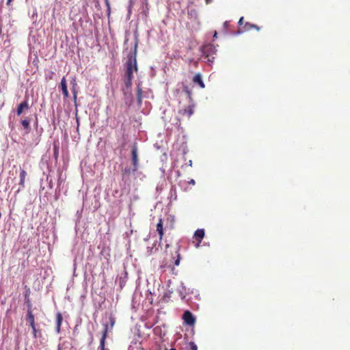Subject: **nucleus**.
Masks as SVG:
<instances>
[{
    "instance_id": "f257e3e1",
    "label": "nucleus",
    "mask_w": 350,
    "mask_h": 350,
    "mask_svg": "<svg viewBox=\"0 0 350 350\" xmlns=\"http://www.w3.org/2000/svg\"><path fill=\"white\" fill-rule=\"evenodd\" d=\"M136 55H137V46H135V48L133 53H131L128 57L127 60L126 62L125 66H126V81H125V85L127 88H130L132 85V79H133V72H137V59H136Z\"/></svg>"
},
{
    "instance_id": "f03ea898",
    "label": "nucleus",
    "mask_w": 350,
    "mask_h": 350,
    "mask_svg": "<svg viewBox=\"0 0 350 350\" xmlns=\"http://www.w3.org/2000/svg\"><path fill=\"white\" fill-rule=\"evenodd\" d=\"M217 53V49L215 46L211 44L204 45L202 48V53L208 62H212V59L214 58L213 55Z\"/></svg>"
},
{
    "instance_id": "7ed1b4c3",
    "label": "nucleus",
    "mask_w": 350,
    "mask_h": 350,
    "mask_svg": "<svg viewBox=\"0 0 350 350\" xmlns=\"http://www.w3.org/2000/svg\"><path fill=\"white\" fill-rule=\"evenodd\" d=\"M131 161L133 164L132 172H135L139 167L138 150L136 144H134L131 150Z\"/></svg>"
},
{
    "instance_id": "20e7f679",
    "label": "nucleus",
    "mask_w": 350,
    "mask_h": 350,
    "mask_svg": "<svg viewBox=\"0 0 350 350\" xmlns=\"http://www.w3.org/2000/svg\"><path fill=\"white\" fill-rule=\"evenodd\" d=\"M205 235L204 229H198L194 232L193 236V243L195 245L196 247H200V243H202V239H204Z\"/></svg>"
},
{
    "instance_id": "39448f33",
    "label": "nucleus",
    "mask_w": 350,
    "mask_h": 350,
    "mask_svg": "<svg viewBox=\"0 0 350 350\" xmlns=\"http://www.w3.org/2000/svg\"><path fill=\"white\" fill-rule=\"evenodd\" d=\"M183 319L184 322L188 325H193L196 322L195 317L189 310H187L183 313Z\"/></svg>"
},
{
    "instance_id": "423d86ee",
    "label": "nucleus",
    "mask_w": 350,
    "mask_h": 350,
    "mask_svg": "<svg viewBox=\"0 0 350 350\" xmlns=\"http://www.w3.org/2000/svg\"><path fill=\"white\" fill-rule=\"evenodd\" d=\"M256 29V31H260V28L256 25L252 24L250 23L246 22L243 26L239 30V33L249 31L252 29Z\"/></svg>"
},
{
    "instance_id": "0eeeda50",
    "label": "nucleus",
    "mask_w": 350,
    "mask_h": 350,
    "mask_svg": "<svg viewBox=\"0 0 350 350\" xmlns=\"http://www.w3.org/2000/svg\"><path fill=\"white\" fill-rule=\"evenodd\" d=\"M26 320H27V323H29V326L36 325L35 317H34V314H33L31 304L28 306Z\"/></svg>"
},
{
    "instance_id": "6e6552de",
    "label": "nucleus",
    "mask_w": 350,
    "mask_h": 350,
    "mask_svg": "<svg viewBox=\"0 0 350 350\" xmlns=\"http://www.w3.org/2000/svg\"><path fill=\"white\" fill-rule=\"evenodd\" d=\"M156 230L159 234V242L161 243L163 239V235H164L163 223V220L161 218L159 219V222L157 224Z\"/></svg>"
},
{
    "instance_id": "1a4fd4ad",
    "label": "nucleus",
    "mask_w": 350,
    "mask_h": 350,
    "mask_svg": "<svg viewBox=\"0 0 350 350\" xmlns=\"http://www.w3.org/2000/svg\"><path fill=\"white\" fill-rule=\"evenodd\" d=\"M107 332H108V325L106 324L104 325L102 337H101L100 341L99 348L100 350H105V340L107 338Z\"/></svg>"
},
{
    "instance_id": "9d476101",
    "label": "nucleus",
    "mask_w": 350,
    "mask_h": 350,
    "mask_svg": "<svg viewBox=\"0 0 350 350\" xmlns=\"http://www.w3.org/2000/svg\"><path fill=\"white\" fill-rule=\"evenodd\" d=\"M60 87L64 95V98H68L69 97V93L67 88L66 80L64 77L61 80Z\"/></svg>"
},
{
    "instance_id": "9b49d317",
    "label": "nucleus",
    "mask_w": 350,
    "mask_h": 350,
    "mask_svg": "<svg viewBox=\"0 0 350 350\" xmlns=\"http://www.w3.org/2000/svg\"><path fill=\"white\" fill-rule=\"evenodd\" d=\"M29 108V103L27 100L23 101L17 107L16 113L20 116L24 111V109H28Z\"/></svg>"
},
{
    "instance_id": "f8f14e48",
    "label": "nucleus",
    "mask_w": 350,
    "mask_h": 350,
    "mask_svg": "<svg viewBox=\"0 0 350 350\" xmlns=\"http://www.w3.org/2000/svg\"><path fill=\"white\" fill-rule=\"evenodd\" d=\"M193 82L197 83L201 88H204L205 85L202 81V75L200 73H197L193 78Z\"/></svg>"
},
{
    "instance_id": "ddd939ff",
    "label": "nucleus",
    "mask_w": 350,
    "mask_h": 350,
    "mask_svg": "<svg viewBox=\"0 0 350 350\" xmlns=\"http://www.w3.org/2000/svg\"><path fill=\"white\" fill-rule=\"evenodd\" d=\"M71 85H72V94H73V98H74V101L75 103H76L77 101V81L75 79V78H73L71 81Z\"/></svg>"
},
{
    "instance_id": "4468645a",
    "label": "nucleus",
    "mask_w": 350,
    "mask_h": 350,
    "mask_svg": "<svg viewBox=\"0 0 350 350\" xmlns=\"http://www.w3.org/2000/svg\"><path fill=\"white\" fill-rule=\"evenodd\" d=\"M20 183L19 185L21 187L24 188L25 187V178L27 176V172L25 170L21 169L20 170Z\"/></svg>"
},
{
    "instance_id": "2eb2a0df",
    "label": "nucleus",
    "mask_w": 350,
    "mask_h": 350,
    "mask_svg": "<svg viewBox=\"0 0 350 350\" xmlns=\"http://www.w3.org/2000/svg\"><path fill=\"white\" fill-rule=\"evenodd\" d=\"M62 321H63V317H62V314L60 312H57L56 314V324H57L56 331L57 333H59L60 332V328H61Z\"/></svg>"
},
{
    "instance_id": "dca6fc26",
    "label": "nucleus",
    "mask_w": 350,
    "mask_h": 350,
    "mask_svg": "<svg viewBox=\"0 0 350 350\" xmlns=\"http://www.w3.org/2000/svg\"><path fill=\"white\" fill-rule=\"evenodd\" d=\"M62 321H63V317H62V314L60 312H57L56 314V324H57L56 331L57 333H59L60 332V328H61Z\"/></svg>"
},
{
    "instance_id": "f3484780",
    "label": "nucleus",
    "mask_w": 350,
    "mask_h": 350,
    "mask_svg": "<svg viewBox=\"0 0 350 350\" xmlns=\"http://www.w3.org/2000/svg\"><path fill=\"white\" fill-rule=\"evenodd\" d=\"M30 327L32 329V334L34 338L36 339L42 336L41 330L37 328L36 325H33Z\"/></svg>"
},
{
    "instance_id": "a211bd4d",
    "label": "nucleus",
    "mask_w": 350,
    "mask_h": 350,
    "mask_svg": "<svg viewBox=\"0 0 350 350\" xmlns=\"http://www.w3.org/2000/svg\"><path fill=\"white\" fill-rule=\"evenodd\" d=\"M21 124L25 129L26 133H29L31 131L30 120L29 119H24L21 120Z\"/></svg>"
},
{
    "instance_id": "6ab92c4d",
    "label": "nucleus",
    "mask_w": 350,
    "mask_h": 350,
    "mask_svg": "<svg viewBox=\"0 0 350 350\" xmlns=\"http://www.w3.org/2000/svg\"><path fill=\"white\" fill-rule=\"evenodd\" d=\"M137 99L138 105H141L142 102V90L139 85L137 87Z\"/></svg>"
},
{
    "instance_id": "aec40b11",
    "label": "nucleus",
    "mask_w": 350,
    "mask_h": 350,
    "mask_svg": "<svg viewBox=\"0 0 350 350\" xmlns=\"http://www.w3.org/2000/svg\"><path fill=\"white\" fill-rule=\"evenodd\" d=\"M193 113V106L189 105L183 110V114H187L188 117H190Z\"/></svg>"
},
{
    "instance_id": "412c9836",
    "label": "nucleus",
    "mask_w": 350,
    "mask_h": 350,
    "mask_svg": "<svg viewBox=\"0 0 350 350\" xmlns=\"http://www.w3.org/2000/svg\"><path fill=\"white\" fill-rule=\"evenodd\" d=\"M189 347L190 350H198V346L193 342H190Z\"/></svg>"
},
{
    "instance_id": "4be33fe9",
    "label": "nucleus",
    "mask_w": 350,
    "mask_h": 350,
    "mask_svg": "<svg viewBox=\"0 0 350 350\" xmlns=\"http://www.w3.org/2000/svg\"><path fill=\"white\" fill-rule=\"evenodd\" d=\"M148 2L146 1V5H145V8H143V12L144 13L145 16H148Z\"/></svg>"
},
{
    "instance_id": "5701e85b",
    "label": "nucleus",
    "mask_w": 350,
    "mask_h": 350,
    "mask_svg": "<svg viewBox=\"0 0 350 350\" xmlns=\"http://www.w3.org/2000/svg\"><path fill=\"white\" fill-rule=\"evenodd\" d=\"M109 322H110V328L112 329L116 323L115 319L113 317H110Z\"/></svg>"
},
{
    "instance_id": "b1692460",
    "label": "nucleus",
    "mask_w": 350,
    "mask_h": 350,
    "mask_svg": "<svg viewBox=\"0 0 350 350\" xmlns=\"http://www.w3.org/2000/svg\"><path fill=\"white\" fill-rule=\"evenodd\" d=\"M180 255L178 252H177V258L174 261V265L176 266H178L180 264Z\"/></svg>"
},
{
    "instance_id": "393cba45",
    "label": "nucleus",
    "mask_w": 350,
    "mask_h": 350,
    "mask_svg": "<svg viewBox=\"0 0 350 350\" xmlns=\"http://www.w3.org/2000/svg\"><path fill=\"white\" fill-rule=\"evenodd\" d=\"M131 170L130 168L126 167L123 170L122 173H123V175H129L131 174Z\"/></svg>"
},
{
    "instance_id": "a878e982",
    "label": "nucleus",
    "mask_w": 350,
    "mask_h": 350,
    "mask_svg": "<svg viewBox=\"0 0 350 350\" xmlns=\"http://www.w3.org/2000/svg\"><path fill=\"white\" fill-rule=\"evenodd\" d=\"M238 24L239 26H243V25L245 24L244 23V18L242 16L240 18L239 22H238Z\"/></svg>"
},
{
    "instance_id": "bb28decb",
    "label": "nucleus",
    "mask_w": 350,
    "mask_h": 350,
    "mask_svg": "<svg viewBox=\"0 0 350 350\" xmlns=\"http://www.w3.org/2000/svg\"><path fill=\"white\" fill-rule=\"evenodd\" d=\"M184 90L185 92H187L189 95L190 94V91L189 90V88L187 87H185Z\"/></svg>"
},
{
    "instance_id": "cd10ccee",
    "label": "nucleus",
    "mask_w": 350,
    "mask_h": 350,
    "mask_svg": "<svg viewBox=\"0 0 350 350\" xmlns=\"http://www.w3.org/2000/svg\"><path fill=\"white\" fill-rule=\"evenodd\" d=\"M12 0H7V3H6L7 5L10 6L11 3H12Z\"/></svg>"
},
{
    "instance_id": "c85d7f7f",
    "label": "nucleus",
    "mask_w": 350,
    "mask_h": 350,
    "mask_svg": "<svg viewBox=\"0 0 350 350\" xmlns=\"http://www.w3.org/2000/svg\"><path fill=\"white\" fill-rule=\"evenodd\" d=\"M228 25V21L224 22V27L225 28H227Z\"/></svg>"
},
{
    "instance_id": "c756f323",
    "label": "nucleus",
    "mask_w": 350,
    "mask_h": 350,
    "mask_svg": "<svg viewBox=\"0 0 350 350\" xmlns=\"http://www.w3.org/2000/svg\"><path fill=\"white\" fill-rule=\"evenodd\" d=\"M189 183L191 184V185H194L195 184V180L193 179H191L190 181H189Z\"/></svg>"
},
{
    "instance_id": "7c9ffc66",
    "label": "nucleus",
    "mask_w": 350,
    "mask_h": 350,
    "mask_svg": "<svg viewBox=\"0 0 350 350\" xmlns=\"http://www.w3.org/2000/svg\"><path fill=\"white\" fill-rule=\"evenodd\" d=\"M213 38H217V31H215L214 35H213Z\"/></svg>"
},
{
    "instance_id": "2f4dec72",
    "label": "nucleus",
    "mask_w": 350,
    "mask_h": 350,
    "mask_svg": "<svg viewBox=\"0 0 350 350\" xmlns=\"http://www.w3.org/2000/svg\"><path fill=\"white\" fill-rule=\"evenodd\" d=\"M209 2V0H206V3H208Z\"/></svg>"
}]
</instances>
